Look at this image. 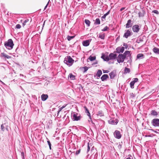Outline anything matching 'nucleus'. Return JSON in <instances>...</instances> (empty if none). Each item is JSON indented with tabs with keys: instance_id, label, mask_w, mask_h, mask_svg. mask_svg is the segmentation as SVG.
<instances>
[{
	"instance_id": "nucleus-1",
	"label": "nucleus",
	"mask_w": 159,
	"mask_h": 159,
	"mask_svg": "<svg viewBox=\"0 0 159 159\" xmlns=\"http://www.w3.org/2000/svg\"><path fill=\"white\" fill-rule=\"evenodd\" d=\"M127 57H130L131 55L130 54V51H125L123 54H119L117 57V61L119 63L123 62L125 59L127 55Z\"/></svg>"
},
{
	"instance_id": "nucleus-2",
	"label": "nucleus",
	"mask_w": 159,
	"mask_h": 159,
	"mask_svg": "<svg viewBox=\"0 0 159 159\" xmlns=\"http://www.w3.org/2000/svg\"><path fill=\"white\" fill-rule=\"evenodd\" d=\"M4 45L6 48L9 50H11L13 48L14 44L12 39H9L7 41L5 42Z\"/></svg>"
},
{
	"instance_id": "nucleus-3",
	"label": "nucleus",
	"mask_w": 159,
	"mask_h": 159,
	"mask_svg": "<svg viewBox=\"0 0 159 159\" xmlns=\"http://www.w3.org/2000/svg\"><path fill=\"white\" fill-rule=\"evenodd\" d=\"M64 63L69 66H70L73 64L74 60L70 56L66 57L64 61Z\"/></svg>"
},
{
	"instance_id": "nucleus-4",
	"label": "nucleus",
	"mask_w": 159,
	"mask_h": 159,
	"mask_svg": "<svg viewBox=\"0 0 159 159\" xmlns=\"http://www.w3.org/2000/svg\"><path fill=\"white\" fill-rule=\"evenodd\" d=\"M71 117L74 120L78 121L81 119V116L80 114L74 112L71 114Z\"/></svg>"
},
{
	"instance_id": "nucleus-5",
	"label": "nucleus",
	"mask_w": 159,
	"mask_h": 159,
	"mask_svg": "<svg viewBox=\"0 0 159 159\" xmlns=\"http://www.w3.org/2000/svg\"><path fill=\"white\" fill-rule=\"evenodd\" d=\"M152 125L155 127H159V119L155 118L152 119L151 122Z\"/></svg>"
},
{
	"instance_id": "nucleus-6",
	"label": "nucleus",
	"mask_w": 159,
	"mask_h": 159,
	"mask_svg": "<svg viewBox=\"0 0 159 159\" xmlns=\"http://www.w3.org/2000/svg\"><path fill=\"white\" fill-rule=\"evenodd\" d=\"M133 33L130 29L127 30H125V33L123 35V37L127 39L128 37L131 36Z\"/></svg>"
},
{
	"instance_id": "nucleus-7",
	"label": "nucleus",
	"mask_w": 159,
	"mask_h": 159,
	"mask_svg": "<svg viewBox=\"0 0 159 159\" xmlns=\"http://www.w3.org/2000/svg\"><path fill=\"white\" fill-rule=\"evenodd\" d=\"M132 30L134 32L138 33L140 30V27L138 25H135L132 26Z\"/></svg>"
},
{
	"instance_id": "nucleus-8",
	"label": "nucleus",
	"mask_w": 159,
	"mask_h": 159,
	"mask_svg": "<svg viewBox=\"0 0 159 159\" xmlns=\"http://www.w3.org/2000/svg\"><path fill=\"white\" fill-rule=\"evenodd\" d=\"M0 57L4 60H6V59H10L11 58V57L7 55L4 52H2L0 54Z\"/></svg>"
},
{
	"instance_id": "nucleus-9",
	"label": "nucleus",
	"mask_w": 159,
	"mask_h": 159,
	"mask_svg": "<svg viewBox=\"0 0 159 159\" xmlns=\"http://www.w3.org/2000/svg\"><path fill=\"white\" fill-rule=\"evenodd\" d=\"M114 137L117 139H120L121 137V134L120 132L117 130H116L114 133Z\"/></svg>"
},
{
	"instance_id": "nucleus-10",
	"label": "nucleus",
	"mask_w": 159,
	"mask_h": 159,
	"mask_svg": "<svg viewBox=\"0 0 159 159\" xmlns=\"http://www.w3.org/2000/svg\"><path fill=\"white\" fill-rule=\"evenodd\" d=\"M133 25V21L130 19L129 20L127 23L125 24V26L126 28H129L132 27Z\"/></svg>"
},
{
	"instance_id": "nucleus-11",
	"label": "nucleus",
	"mask_w": 159,
	"mask_h": 159,
	"mask_svg": "<svg viewBox=\"0 0 159 159\" xmlns=\"http://www.w3.org/2000/svg\"><path fill=\"white\" fill-rule=\"evenodd\" d=\"M138 81V79L137 78H135L134 79V80L132 81L130 83V88L132 89L134 88V85L136 82Z\"/></svg>"
},
{
	"instance_id": "nucleus-12",
	"label": "nucleus",
	"mask_w": 159,
	"mask_h": 159,
	"mask_svg": "<svg viewBox=\"0 0 159 159\" xmlns=\"http://www.w3.org/2000/svg\"><path fill=\"white\" fill-rule=\"evenodd\" d=\"M124 50L125 48L123 47H118L116 49V52L118 53H119L120 52L122 53L124 51Z\"/></svg>"
},
{
	"instance_id": "nucleus-13",
	"label": "nucleus",
	"mask_w": 159,
	"mask_h": 159,
	"mask_svg": "<svg viewBox=\"0 0 159 159\" xmlns=\"http://www.w3.org/2000/svg\"><path fill=\"white\" fill-rule=\"evenodd\" d=\"M118 122V120L117 119H110L108 121L109 124L111 125H116Z\"/></svg>"
},
{
	"instance_id": "nucleus-14",
	"label": "nucleus",
	"mask_w": 159,
	"mask_h": 159,
	"mask_svg": "<svg viewBox=\"0 0 159 159\" xmlns=\"http://www.w3.org/2000/svg\"><path fill=\"white\" fill-rule=\"evenodd\" d=\"M91 41V39H88L84 41L82 43L83 45L84 46H88L89 45Z\"/></svg>"
},
{
	"instance_id": "nucleus-15",
	"label": "nucleus",
	"mask_w": 159,
	"mask_h": 159,
	"mask_svg": "<svg viewBox=\"0 0 159 159\" xmlns=\"http://www.w3.org/2000/svg\"><path fill=\"white\" fill-rule=\"evenodd\" d=\"M110 60H114L116 58L117 55L116 54L113 53H111L109 55Z\"/></svg>"
},
{
	"instance_id": "nucleus-16",
	"label": "nucleus",
	"mask_w": 159,
	"mask_h": 159,
	"mask_svg": "<svg viewBox=\"0 0 159 159\" xmlns=\"http://www.w3.org/2000/svg\"><path fill=\"white\" fill-rule=\"evenodd\" d=\"M102 74V70H98L97 72L96 75H94V76L95 77H96V76H97V78L99 79Z\"/></svg>"
},
{
	"instance_id": "nucleus-17",
	"label": "nucleus",
	"mask_w": 159,
	"mask_h": 159,
	"mask_svg": "<svg viewBox=\"0 0 159 159\" xmlns=\"http://www.w3.org/2000/svg\"><path fill=\"white\" fill-rule=\"evenodd\" d=\"M48 98V95L46 94H43L41 96V100L43 101H45Z\"/></svg>"
},
{
	"instance_id": "nucleus-18",
	"label": "nucleus",
	"mask_w": 159,
	"mask_h": 159,
	"mask_svg": "<svg viewBox=\"0 0 159 159\" xmlns=\"http://www.w3.org/2000/svg\"><path fill=\"white\" fill-rule=\"evenodd\" d=\"M91 148V150L93 149V148H94V146H93L91 143H88L87 145V152L88 153V152L89 151L90 148Z\"/></svg>"
},
{
	"instance_id": "nucleus-19",
	"label": "nucleus",
	"mask_w": 159,
	"mask_h": 159,
	"mask_svg": "<svg viewBox=\"0 0 159 159\" xmlns=\"http://www.w3.org/2000/svg\"><path fill=\"white\" fill-rule=\"evenodd\" d=\"M108 77L109 76L107 75L104 74L102 76L101 78V79L102 81H104L107 80Z\"/></svg>"
},
{
	"instance_id": "nucleus-20",
	"label": "nucleus",
	"mask_w": 159,
	"mask_h": 159,
	"mask_svg": "<svg viewBox=\"0 0 159 159\" xmlns=\"http://www.w3.org/2000/svg\"><path fill=\"white\" fill-rule=\"evenodd\" d=\"M111 79H113L116 76V73L114 71H112L109 74Z\"/></svg>"
},
{
	"instance_id": "nucleus-21",
	"label": "nucleus",
	"mask_w": 159,
	"mask_h": 159,
	"mask_svg": "<svg viewBox=\"0 0 159 159\" xmlns=\"http://www.w3.org/2000/svg\"><path fill=\"white\" fill-rule=\"evenodd\" d=\"M101 58L105 61H107L110 60L109 56H106L104 55H102L101 57Z\"/></svg>"
},
{
	"instance_id": "nucleus-22",
	"label": "nucleus",
	"mask_w": 159,
	"mask_h": 159,
	"mask_svg": "<svg viewBox=\"0 0 159 159\" xmlns=\"http://www.w3.org/2000/svg\"><path fill=\"white\" fill-rule=\"evenodd\" d=\"M85 109V112L87 113V115L89 117V118L91 120V121L92 122V120L90 114L89 112V110L86 107H84Z\"/></svg>"
},
{
	"instance_id": "nucleus-23",
	"label": "nucleus",
	"mask_w": 159,
	"mask_h": 159,
	"mask_svg": "<svg viewBox=\"0 0 159 159\" xmlns=\"http://www.w3.org/2000/svg\"><path fill=\"white\" fill-rule=\"evenodd\" d=\"M152 50L155 53L159 54V48L155 47Z\"/></svg>"
},
{
	"instance_id": "nucleus-24",
	"label": "nucleus",
	"mask_w": 159,
	"mask_h": 159,
	"mask_svg": "<svg viewBox=\"0 0 159 159\" xmlns=\"http://www.w3.org/2000/svg\"><path fill=\"white\" fill-rule=\"evenodd\" d=\"M151 115L152 116H157L158 115L157 112L154 110H152L151 112Z\"/></svg>"
},
{
	"instance_id": "nucleus-25",
	"label": "nucleus",
	"mask_w": 159,
	"mask_h": 159,
	"mask_svg": "<svg viewBox=\"0 0 159 159\" xmlns=\"http://www.w3.org/2000/svg\"><path fill=\"white\" fill-rule=\"evenodd\" d=\"M124 74H127V73H129V72L130 71V70L129 68H127V67H125L124 69Z\"/></svg>"
},
{
	"instance_id": "nucleus-26",
	"label": "nucleus",
	"mask_w": 159,
	"mask_h": 159,
	"mask_svg": "<svg viewBox=\"0 0 159 159\" xmlns=\"http://www.w3.org/2000/svg\"><path fill=\"white\" fill-rule=\"evenodd\" d=\"M70 78L71 80H74L75 79V76L72 74H70L68 75V78Z\"/></svg>"
},
{
	"instance_id": "nucleus-27",
	"label": "nucleus",
	"mask_w": 159,
	"mask_h": 159,
	"mask_svg": "<svg viewBox=\"0 0 159 159\" xmlns=\"http://www.w3.org/2000/svg\"><path fill=\"white\" fill-rule=\"evenodd\" d=\"M84 22L85 24L87 25L88 26H89L90 25V22L88 19H85L84 20Z\"/></svg>"
},
{
	"instance_id": "nucleus-28",
	"label": "nucleus",
	"mask_w": 159,
	"mask_h": 159,
	"mask_svg": "<svg viewBox=\"0 0 159 159\" xmlns=\"http://www.w3.org/2000/svg\"><path fill=\"white\" fill-rule=\"evenodd\" d=\"M144 55L143 54L140 53L137 55V59H141L143 57Z\"/></svg>"
},
{
	"instance_id": "nucleus-29",
	"label": "nucleus",
	"mask_w": 159,
	"mask_h": 159,
	"mask_svg": "<svg viewBox=\"0 0 159 159\" xmlns=\"http://www.w3.org/2000/svg\"><path fill=\"white\" fill-rule=\"evenodd\" d=\"M97 115L100 116H103V113L102 111H99L97 113Z\"/></svg>"
},
{
	"instance_id": "nucleus-30",
	"label": "nucleus",
	"mask_w": 159,
	"mask_h": 159,
	"mask_svg": "<svg viewBox=\"0 0 159 159\" xmlns=\"http://www.w3.org/2000/svg\"><path fill=\"white\" fill-rule=\"evenodd\" d=\"M110 10L107 13H105V14H104L103 16L102 17V19H105V18H106V16L108 15V14H109V13H110Z\"/></svg>"
},
{
	"instance_id": "nucleus-31",
	"label": "nucleus",
	"mask_w": 159,
	"mask_h": 159,
	"mask_svg": "<svg viewBox=\"0 0 159 159\" xmlns=\"http://www.w3.org/2000/svg\"><path fill=\"white\" fill-rule=\"evenodd\" d=\"M100 23V21L99 18H97L96 19L94 24L96 25H99Z\"/></svg>"
},
{
	"instance_id": "nucleus-32",
	"label": "nucleus",
	"mask_w": 159,
	"mask_h": 159,
	"mask_svg": "<svg viewBox=\"0 0 159 159\" xmlns=\"http://www.w3.org/2000/svg\"><path fill=\"white\" fill-rule=\"evenodd\" d=\"M67 105H63L62 107H60L59 108V110L58 111V113H57V114H59V113L61 111V110L63 109Z\"/></svg>"
},
{
	"instance_id": "nucleus-33",
	"label": "nucleus",
	"mask_w": 159,
	"mask_h": 159,
	"mask_svg": "<svg viewBox=\"0 0 159 159\" xmlns=\"http://www.w3.org/2000/svg\"><path fill=\"white\" fill-rule=\"evenodd\" d=\"M22 21V20H21V22L22 23L23 26H24L26 25V23L29 21V20L28 19H26L23 22Z\"/></svg>"
},
{
	"instance_id": "nucleus-34",
	"label": "nucleus",
	"mask_w": 159,
	"mask_h": 159,
	"mask_svg": "<svg viewBox=\"0 0 159 159\" xmlns=\"http://www.w3.org/2000/svg\"><path fill=\"white\" fill-rule=\"evenodd\" d=\"M75 37V36H70L68 35L67 37V39L68 41H69L71 39H73Z\"/></svg>"
},
{
	"instance_id": "nucleus-35",
	"label": "nucleus",
	"mask_w": 159,
	"mask_h": 159,
	"mask_svg": "<svg viewBox=\"0 0 159 159\" xmlns=\"http://www.w3.org/2000/svg\"><path fill=\"white\" fill-rule=\"evenodd\" d=\"M105 35L104 34H100L99 35V38L102 39H105Z\"/></svg>"
},
{
	"instance_id": "nucleus-36",
	"label": "nucleus",
	"mask_w": 159,
	"mask_h": 159,
	"mask_svg": "<svg viewBox=\"0 0 159 159\" xmlns=\"http://www.w3.org/2000/svg\"><path fill=\"white\" fill-rule=\"evenodd\" d=\"M96 59V57L95 56L94 57H92V56H90L89 58V60L90 61H93V60H94Z\"/></svg>"
},
{
	"instance_id": "nucleus-37",
	"label": "nucleus",
	"mask_w": 159,
	"mask_h": 159,
	"mask_svg": "<svg viewBox=\"0 0 159 159\" xmlns=\"http://www.w3.org/2000/svg\"><path fill=\"white\" fill-rule=\"evenodd\" d=\"M109 29V27L107 26H106L102 30V31H105Z\"/></svg>"
},
{
	"instance_id": "nucleus-38",
	"label": "nucleus",
	"mask_w": 159,
	"mask_h": 159,
	"mask_svg": "<svg viewBox=\"0 0 159 159\" xmlns=\"http://www.w3.org/2000/svg\"><path fill=\"white\" fill-rule=\"evenodd\" d=\"M47 143H48V145H49L50 149V150H51L52 149L51 144L50 141L49 140H48L47 141Z\"/></svg>"
},
{
	"instance_id": "nucleus-39",
	"label": "nucleus",
	"mask_w": 159,
	"mask_h": 159,
	"mask_svg": "<svg viewBox=\"0 0 159 159\" xmlns=\"http://www.w3.org/2000/svg\"><path fill=\"white\" fill-rule=\"evenodd\" d=\"M4 124H2L1 125V129L2 131H4L5 130V127L4 126Z\"/></svg>"
},
{
	"instance_id": "nucleus-40",
	"label": "nucleus",
	"mask_w": 159,
	"mask_h": 159,
	"mask_svg": "<svg viewBox=\"0 0 159 159\" xmlns=\"http://www.w3.org/2000/svg\"><path fill=\"white\" fill-rule=\"evenodd\" d=\"M83 68L84 69V72H86L88 70V68L86 66H84L83 67Z\"/></svg>"
},
{
	"instance_id": "nucleus-41",
	"label": "nucleus",
	"mask_w": 159,
	"mask_h": 159,
	"mask_svg": "<svg viewBox=\"0 0 159 159\" xmlns=\"http://www.w3.org/2000/svg\"><path fill=\"white\" fill-rule=\"evenodd\" d=\"M21 27V25L19 24L16 25V28L17 29H20V28Z\"/></svg>"
},
{
	"instance_id": "nucleus-42",
	"label": "nucleus",
	"mask_w": 159,
	"mask_h": 159,
	"mask_svg": "<svg viewBox=\"0 0 159 159\" xmlns=\"http://www.w3.org/2000/svg\"><path fill=\"white\" fill-rule=\"evenodd\" d=\"M152 12L157 14H159L158 11L157 10H154L152 11Z\"/></svg>"
},
{
	"instance_id": "nucleus-43",
	"label": "nucleus",
	"mask_w": 159,
	"mask_h": 159,
	"mask_svg": "<svg viewBox=\"0 0 159 159\" xmlns=\"http://www.w3.org/2000/svg\"><path fill=\"white\" fill-rule=\"evenodd\" d=\"M21 156L22 158V159H24V158H25L24 154V152H21Z\"/></svg>"
},
{
	"instance_id": "nucleus-44",
	"label": "nucleus",
	"mask_w": 159,
	"mask_h": 159,
	"mask_svg": "<svg viewBox=\"0 0 159 159\" xmlns=\"http://www.w3.org/2000/svg\"><path fill=\"white\" fill-rule=\"evenodd\" d=\"M80 149H79V150L77 151L76 152L75 154L76 155H78V154H79L80 153Z\"/></svg>"
},
{
	"instance_id": "nucleus-45",
	"label": "nucleus",
	"mask_w": 159,
	"mask_h": 159,
	"mask_svg": "<svg viewBox=\"0 0 159 159\" xmlns=\"http://www.w3.org/2000/svg\"><path fill=\"white\" fill-rule=\"evenodd\" d=\"M130 96L131 98H133L135 97V95L133 93H130Z\"/></svg>"
},
{
	"instance_id": "nucleus-46",
	"label": "nucleus",
	"mask_w": 159,
	"mask_h": 159,
	"mask_svg": "<svg viewBox=\"0 0 159 159\" xmlns=\"http://www.w3.org/2000/svg\"><path fill=\"white\" fill-rule=\"evenodd\" d=\"M103 73H108L109 72V71L107 70H103Z\"/></svg>"
},
{
	"instance_id": "nucleus-47",
	"label": "nucleus",
	"mask_w": 159,
	"mask_h": 159,
	"mask_svg": "<svg viewBox=\"0 0 159 159\" xmlns=\"http://www.w3.org/2000/svg\"><path fill=\"white\" fill-rule=\"evenodd\" d=\"M118 148L119 149H120L121 148H122V145L121 144H119L118 146Z\"/></svg>"
},
{
	"instance_id": "nucleus-48",
	"label": "nucleus",
	"mask_w": 159,
	"mask_h": 159,
	"mask_svg": "<svg viewBox=\"0 0 159 159\" xmlns=\"http://www.w3.org/2000/svg\"><path fill=\"white\" fill-rule=\"evenodd\" d=\"M123 46H124L125 47V48H127L128 47V45L126 43H124Z\"/></svg>"
},
{
	"instance_id": "nucleus-49",
	"label": "nucleus",
	"mask_w": 159,
	"mask_h": 159,
	"mask_svg": "<svg viewBox=\"0 0 159 159\" xmlns=\"http://www.w3.org/2000/svg\"><path fill=\"white\" fill-rule=\"evenodd\" d=\"M48 3H49V2H48V3L45 6L44 8V10L46 9V8H47V6L48 4Z\"/></svg>"
},
{
	"instance_id": "nucleus-50",
	"label": "nucleus",
	"mask_w": 159,
	"mask_h": 159,
	"mask_svg": "<svg viewBox=\"0 0 159 159\" xmlns=\"http://www.w3.org/2000/svg\"><path fill=\"white\" fill-rule=\"evenodd\" d=\"M124 9H125V8L122 7V8H121L120 9V11H121L122 10H124Z\"/></svg>"
},
{
	"instance_id": "nucleus-51",
	"label": "nucleus",
	"mask_w": 159,
	"mask_h": 159,
	"mask_svg": "<svg viewBox=\"0 0 159 159\" xmlns=\"http://www.w3.org/2000/svg\"><path fill=\"white\" fill-rule=\"evenodd\" d=\"M139 16L140 17V16H141V13L140 12H139Z\"/></svg>"
},
{
	"instance_id": "nucleus-52",
	"label": "nucleus",
	"mask_w": 159,
	"mask_h": 159,
	"mask_svg": "<svg viewBox=\"0 0 159 159\" xmlns=\"http://www.w3.org/2000/svg\"><path fill=\"white\" fill-rule=\"evenodd\" d=\"M20 77H23L24 75H22V74H20Z\"/></svg>"
},
{
	"instance_id": "nucleus-53",
	"label": "nucleus",
	"mask_w": 159,
	"mask_h": 159,
	"mask_svg": "<svg viewBox=\"0 0 159 159\" xmlns=\"http://www.w3.org/2000/svg\"><path fill=\"white\" fill-rule=\"evenodd\" d=\"M98 63V62L96 61L95 62L94 64H97Z\"/></svg>"
},
{
	"instance_id": "nucleus-54",
	"label": "nucleus",
	"mask_w": 159,
	"mask_h": 159,
	"mask_svg": "<svg viewBox=\"0 0 159 159\" xmlns=\"http://www.w3.org/2000/svg\"><path fill=\"white\" fill-rule=\"evenodd\" d=\"M89 121L90 122L91 121L92 123V122L91 121V120L90 119V120H89Z\"/></svg>"
},
{
	"instance_id": "nucleus-55",
	"label": "nucleus",
	"mask_w": 159,
	"mask_h": 159,
	"mask_svg": "<svg viewBox=\"0 0 159 159\" xmlns=\"http://www.w3.org/2000/svg\"><path fill=\"white\" fill-rule=\"evenodd\" d=\"M126 159H131V158L130 157H128Z\"/></svg>"
}]
</instances>
